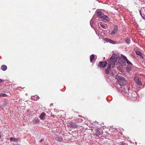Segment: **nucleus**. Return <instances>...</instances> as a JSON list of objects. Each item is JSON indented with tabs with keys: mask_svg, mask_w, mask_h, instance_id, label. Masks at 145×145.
Wrapping results in <instances>:
<instances>
[{
	"mask_svg": "<svg viewBox=\"0 0 145 145\" xmlns=\"http://www.w3.org/2000/svg\"><path fill=\"white\" fill-rule=\"evenodd\" d=\"M127 63L129 65H133L132 64L128 59L126 61Z\"/></svg>",
	"mask_w": 145,
	"mask_h": 145,
	"instance_id": "26",
	"label": "nucleus"
},
{
	"mask_svg": "<svg viewBox=\"0 0 145 145\" xmlns=\"http://www.w3.org/2000/svg\"><path fill=\"white\" fill-rule=\"evenodd\" d=\"M121 56L123 58L125 61H126L128 60L126 57L125 56H124L123 55L121 54Z\"/></svg>",
	"mask_w": 145,
	"mask_h": 145,
	"instance_id": "23",
	"label": "nucleus"
},
{
	"mask_svg": "<svg viewBox=\"0 0 145 145\" xmlns=\"http://www.w3.org/2000/svg\"><path fill=\"white\" fill-rule=\"evenodd\" d=\"M106 41L113 44H115L116 43L115 41L112 40L110 39H107Z\"/></svg>",
	"mask_w": 145,
	"mask_h": 145,
	"instance_id": "17",
	"label": "nucleus"
},
{
	"mask_svg": "<svg viewBox=\"0 0 145 145\" xmlns=\"http://www.w3.org/2000/svg\"><path fill=\"white\" fill-rule=\"evenodd\" d=\"M118 83L121 86H123L126 84L125 78L121 76H119L116 77Z\"/></svg>",
	"mask_w": 145,
	"mask_h": 145,
	"instance_id": "1",
	"label": "nucleus"
},
{
	"mask_svg": "<svg viewBox=\"0 0 145 145\" xmlns=\"http://www.w3.org/2000/svg\"><path fill=\"white\" fill-rule=\"evenodd\" d=\"M139 13H140V16H141V17H142V18L144 19H145V18H144V16H143L142 14V13H141V10H139Z\"/></svg>",
	"mask_w": 145,
	"mask_h": 145,
	"instance_id": "28",
	"label": "nucleus"
},
{
	"mask_svg": "<svg viewBox=\"0 0 145 145\" xmlns=\"http://www.w3.org/2000/svg\"><path fill=\"white\" fill-rule=\"evenodd\" d=\"M1 69H2V70H3V71H5L7 69V66L5 65H2L1 66Z\"/></svg>",
	"mask_w": 145,
	"mask_h": 145,
	"instance_id": "14",
	"label": "nucleus"
},
{
	"mask_svg": "<svg viewBox=\"0 0 145 145\" xmlns=\"http://www.w3.org/2000/svg\"><path fill=\"white\" fill-rule=\"evenodd\" d=\"M101 133L99 130H97L96 131V135L97 136H99L101 135Z\"/></svg>",
	"mask_w": 145,
	"mask_h": 145,
	"instance_id": "24",
	"label": "nucleus"
},
{
	"mask_svg": "<svg viewBox=\"0 0 145 145\" xmlns=\"http://www.w3.org/2000/svg\"><path fill=\"white\" fill-rule=\"evenodd\" d=\"M102 19L104 20H105L107 21H109L110 20V18L107 16L104 15L103 16V17Z\"/></svg>",
	"mask_w": 145,
	"mask_h": 145,
	"instance_id": "11",
	"label": "nucleus"
},
{
	"mask_svg": "<svg viewBox=\"0 0 145 145\" xmlns=\"http://www.w3.org/2000/svg\"><path fill=\"white\" fill-rule=\"evenodd\" d=\"M127 97L129 99L134 100L137 97V94L135 91H132L131 92H129L127 95Z\"/></svg>",
	"mask_w": 145,
	"mask_h": 145,
	"instance_id": "2",
	"label": "nucleus"
},
{
	"mask_svg": "<svg viewBox=\"0 0 145 145\" xmlns=\"http://www.w3.org/2000/svg\"><path fill=\"white\" fill-rule=\"evenodd\" d=\"M83 121V120L82 119H81V120H80V121Z\"/></svg>",
	"mask_w": 145,
	"mask_h": 145,
	"instance_id": "34",
	"label": "nucleus"
},
{
	"mask_svg": "<svg viewBox=\"0 0 145 145\" xmlns=\"http://www.w3.org/2000/svg\"><path fill=\"white\" fill-rule=\"evenodd\" d=\"M100 26L103 28H105V26L104 25H103V24H100Z\"/></svg>",
	"mask_w": 145,
	"mask_h": 145,
	"instance_id": "29",
	"label": "nucleus"
},
{
	"mask_svg": "<svg viewBox=\"0 0 145 145\" xmlns=\"http://www.w3.org/2000/svg\"><path fill=\"white\" fill-rule=\"evenodd\" d=\"M91 23H92V24L93 23H92V20H91L90 21V25H91Z\"/></svg>",
	"mask_w": 145,
	"mask_h": 145,
	"instance_id": "33",
	"label": "nucleus"
},
{
	"mask_svg": "<svg viewBox=\"0 0 145 145\" xmlns=\"http://www.w3.org/2000/svg\"><path fill=\"white\" fill-rule=\"evenodd\" d=\"M125 42L128 44H129L130 43L131 41L129 39H126L125 40Z\"/></svg>",
	"mask_w": 145,
	"mask_h": 145,
	"instance_id": "19",
	"label": "nucleus"
},
{
	"mask_svg": "<svg viewBox=\"0 0 145 145\" xmlns=\"http://www.w3.org/2000/svg\"><path fill=\"white\" fill-rule=\"evenodd\" d=\"M97 14L101 18L103 17V16L104 15V14H103L100 11H98L97 12Z\"/></svg>",
	"mask_w": 145,
	"mask_h": 145,
	"instance_id": "7",
	"label": "nucleus"
},
{
	"mask_svg": "<svg viewBox=\"0 0 145 145\" xmlns=\"http://www.w3.org/2000/svg\"><path fill=\"white\" fill-rule=\"evenodd\" d=\"M1 135H0V138H1Z\"/></svg>",
	"mask_w": 145,
	"mask_h": 145,
	"instance_id": "37",
	"label": "nucleus"
},
{
	"mask_svg": "<svg viewBox=\"0 0 145 145\" xmlns=\"http://www.w3.org/2000/svg\"><path fill=\"white\" fill-rule=\"evenodd\" d=\"M1 96V94L0 93V97Z\"/></svg>",
	"mask_w": 145,
	"mask_h": 145,
	"instance_id": "36",
	"label": "nucleus"
},
{
	"mask_svg": "<svg viewBox=\"0 0 145 145\" xmlns=\"http://www.w3.org/2000/svg\"><path fill=\"white\" fill-rule=\"evenodd\" d=\"M71 127L73 128H76L78 127V125L76 124H71L70 125Z\"/></svg>",
	"mask_w": 145,
	"mask_h": 145,
	"instance_id": "18",
	"label": "nucleus"
},
{
	"mask_svg": "<svg viewBox=\"0 0 145 145\" xmlns=\"http://www.w3.org/2000/svg\"><path fill=\"white\" fill-rule=\"evenodd\" d=\"M136 54L137 55L141 57L142 56V53L141 52L139 51H136Z\"/></svg>",
	"mask_w": 145,
	"mask_h": 145,
	"instance_id": "16",
	"label": "nucleus"
},
{
	"mask_svg": "<svg viewBox=\"0 0 145 145\" xmlns=\"http://www.w3.org/2000/svg\"><path fill=\"white\" fill-rule=\"evenodd\" d=\"M132 65H129L127 67V71H130L131 70V68Z\"/></svg>",
	"mask_w": 145,
	"mask_h": 145,
	"instance_id": "21",
	"label": "nucleus"
},
{
	"mask_svg": "<svg viewBox=\"0 0 145 145\" xmlns=\"http://www.w3.org/2000/svg\"><path fill=\"white\" fill-rule=\"evenodd\" d=\"M95 57V55L93 54H92L90 56V60L91 62L92 63V61L94 59Z\"/></svg>",
	"mask_w": 145,
	"mask_h": 145,
	"instance_id": "15",
	"label": "nucleus"
},
{
	"mask_svg": "<svg viewBox=\"0 0 145 145\" xmlns=\"http://www.w3.org/2000/svg\"><path fill=\"white\" fill-rule=\"evenodd\" d=\"M121 56L123 58L125 61H126L128 60L126 57L125 56H124L123 55L121 54Z\"/></svg>",
	"mask_w": 145,
	"mask_h": 145,
	"instance_id": "22",
	"label": "nucleus"
},
{
	"mask_svg": "<svg viewBox=\"0 0 145 145\" xmlns=\"http://www.w3.org/2000/svg\"><path fill=\"white\" fill-rule=\"evenodd\" d=\"M10 139L11 141L15 142H17L18 140V138L12 137L10 138Z\"/></svg>",
	"mask_w": 145,
	"mask_h": 145,
	"instance_id": "12",
	"label": "nucleus"
},
{
	"mask_svg": "<svg viewBox=\"0 0 145 145\" xmlns=\"http://www.w3.org/2000/svg\"><path fill=\"white\" fill-rule=\"evenodd\" d=\"M115 54H112V56L110 58V62L108 63L111 64L113 67L115 65L116 62L117 61V59L115 57Z\"/></svg>",
	"mask_w": 145,
	"mask_h": 145,
	"instance_id": "3",
	"label": "nucleus"
},
{
	"mask_svg": "<svg viewBox=\"0 0 145 145\" xmlns=\"http://www.w3.org/2000/svg\"><path fill=\"white\" fill-rule=\"evenodd\" d=\"M45 114H46L44 112H42L40 115V116H39V118H40V119L41 120H42L44 118Z\"/></svg>",
	"mask_w": 145,
	"mask_h": 145,
	"instance_id": "13",
	"label": "nucleus"
},
{
	"mask_svg": "<svg viewBox=\"0 0 145 145\" xmlns=\"http://www.w3.org/2000/svg\"><path fill=\"white\" fill-rule=\"evenodd\" d=\"M105 59V57H104V59Z\"/></svg>",
	"mask_w": 145,
	"mask_h": 145,
	"instance_id": "38",
	"label": "nucleus"
},
{
	"mask_svg": "<svg viewBox=\"0 0 145 145\" xmlns=\"http://www.w3.org/2000/svg\"><path fill=\"white\" fill-rule=\"evenodd\" d=\"M107 65V63L106 61L103 62L102 61H100L98 64V67L100 68H105Z\"/></svg>",
	"mask_w": 145,
	"mask_h": 145,
	"instance_id": "4",
	"label": "nucleus"
},
{
	"mask_svg": "<svg viewBox=\"0 0 145 145\" xmlns=\"http://www.w3.org/2000/svg\"><path fill=\"white\" fill-rule=\"evenodd\" d=\"M110 75H112L113 74L112 72H111V73H110Z\"/></svg>",
	"mask_w": 145,
	"mask_h": 145,
	"instance_id": "32",
	"label": "nucleus"
},
{
	"mask_svg": "<svg viewBox=\"0 0 145 145\" xmlns=\"http://www.w3.org/2000/svg\"><path fill=\"white\" fill-rule=\"evenodd\" d=\"M42 141V140H40L39 141V142H41V141Z\"/></svg>",
	"mask_w": 145,
	"mask_h": 145,
	"instance_id": "35",
	"label": "nucleus"
},
{
	"mask_svg": "<svg viewBox=\"0 0 145 145\" xmlns=\"http://www.w3.org/2000/svg\"><path fill=\"white\" fill-rule=\"evenodd\" d=\"M129 87L126 86L125 88H124L123 89V91L125 93H129Z\"/></svg>",
	"mask_w": 145,
	"mask_h": 145,
	"instance_id": "8",
	"label": "nucleus"
},
{
	"mask_svg": "<svg viewBox=\"0 0 145 145\" xmlns=\"http://www.w3.org/2000/svg\"><path fill=\"white\" fill-rule=\"evenodd\" d=\"M55 139L56 140L59 141H61L62 140V138H61L60 137H56L55 138Z\"/></svg>",
	"mask_w": 145,
	"mask_h": 145,
	"instance_id": "25",
	"label": "nucleus"
},
{
	"mask_svg": "<svg viewBox=\"0 0 145 145\" xmlns=\"http://www.w3.org/2000/svg\"><path fill=\"white\" fill-rule=\"evenodd\" d=\"M114 29L111 32V35H113L115 34L116 32L118 30V26L115 25L114 26Z\"/></svg>",
	"mask_w": 145,
	"mask_h": 145,
	"instance_id": "6",
	"label": "nucleus"
},
{
	"mask_svg": "<svg viewBox=\"0 0 145 145\" xmlns=\"http://www.w3.org/2000/svg\"><path fill=\"white\" fill-rule=\"evenodd\" d=\"M7 96V95L3 93L2 95H1V96H2L3 97H5Z\"/></svg>",
	"mask_w": 145,
	"mask_h": 145,
	"instance_id": "30",
	"label": "nucleus"
},
{
	"mask_svg": "<svg viewBox=\"0 0 145 145\" xmlns=\"http://www.w3.org/2000/svg\"><path fill=\"white\" fill-rule=\"evenodd\" d=\"M119 145H128V144L127 143H126L123 142H120Z\"/></svg>",
	"mask_w": 145,
	"mask_h": 145,
	"instance_id": "27",
	"label": "nucleus"
},
{
	"mask_svg": "<svg viewBox=\"0 0 145 145\" xmlns=\"http://www.w3.org/2000/svg\"><path fill=\"white\" fill-rule=\"evenodd\" d=\"M4 81V80H3L1 79H0V83H1Z\"/></svg>",
	"mask_w": 145,
	"mask_h": 145,
	"instance_id": "31",
	"label": "nucleus"
},
{
	"mask_svg": "<svg viewBox=\"0 0 145 145\" xmlns=\"http://www.w3.org/2000/svg\"><path fill=\"white\" fill-rule=\"evenodd\" d=\"M121 65L123 66H125L126 65V63L125 62V61H124L123 60L121 61L120 63Z\"/></svg>",
	"mask_w": 145,
	"mask_h": 145,
	"instance_id": "20",
	"label": "nucleus"
},
{
	"mask_svg": "<svg viewBox=\"0 0 145 145\" xmlns=\"http://www.w3.org/2000/svg\"><path fill=\"white\" fill-rule=\"evenodd\" d=\"M111 66V64H108L107 68L105 69V74H109Z\"/></svg>",
	"mask_w": 145,
	"mask_h": 145,
	"instance_id": "5",
	"label": "nucleus"
},
{
	"mask_svg": "<svg viewBox=\"0 0 145 145\" xmlns=\"http://www.w3.org/2000/svg\"><path fill=\"white\" fill-rule=\"evenodd\" d=\"M32 100H34L36 101L38 100L39 99V97L37 95H35L34 96H32L31 97Z\"/></svg>",
	"mask_w": 145,
	"mask_h": 145,
	"instance_id": "10",
	"label": "nucleus"
},
{
	"mask_svg": "<svg viewBox=\"0 0 145 145\" xmlns=\"http://www.w3.org/2000/svg\"><path fill=\"white\" fill-rule=\"evenodd\" d=\"M135 82L137 84L140 86H141L142 84L141 83V81L139 78H137L135 80Z\"/></svg>",
	"mask_w": 145,
	"mask_h": 145,
	"instance_id": "9",
	"label": "nucleus"
}]
</instances>
